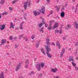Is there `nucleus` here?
Wrapping results in <instances>:
<instances>
[{"label": "nucleus", "mask_w": 78, "mask_h": 78, "mask_svg": "<svg viewBox=\"0 0 78 78\" xmlns=\"http://www.w3.org/2000/svg\"><path fill=\"white\" fill-rule=\"evenodd\" d=\"M45 63H41L40 64H36V68H37L38 71H40L41 70V67L43 68L44 67Z\"/></svg>", "instance_id": "f257e3e1"}, {"label": "nucleus", "mask_w": 78, "mask_h": 78, "mask_svg": "<svg viewBox=\"0 0 78 78\" xmlns=\"http://www.w3.org/2000/svg\"><path fill=\"white\" fill-rule=\"evenodd\" d=\"M31 3L29 2V0H27L26 2H24V3L23 7L25 9V10L27 9L28 5L29 7H30V5H31Z\"/></svg>", "instance_id": "f03ea898"}, {"label": "nucleus", "mask_w": 78, "mask_h": 78, "mask_svg": "<svg viewBox=\"0 0 78 78\" xmlns=\"http://www.w3.org/2000/svg\"><path fill=\"white\" fill-rule=\"evenodd\" d=\"M45 47L46 48V52H49L50 51H51V48H50V46H45Z\"/></svg>", "instance_id": "7ed1b4c3"}, {"label": "nucleus", "mask_w": 78, "mask_h": 78, "mask_svg": "<svg viewBox=\"0 0 78 78\" xmlns=\"http://www.w3.org/2000/svg\"><path fill=\"white\" fill-rule=\"evenodd\" d=\"M46 44H47V46H49L51 44V42H50V39L48 38H47L46 39Z\"/></svg>", "instance_id": "20e7f679"}, {"label": "nucleus", "mask_w": 78, "mask_h": 78, "mask_svg": "<svg viewBox=\"0 0 78 78\" xmlns=\"http://www.w3.org/2000/svg\"><path fill=\"white\" fill-rule=\"evenodd\" d=\"M6 40L5 39H2L1 41V44L0 45H4V44H6Z\"/></svg>", "instance_id": "39448f33"}, {"label": "nucleus", "mask_w": 78, "mask_h": 78, "mask_svg": "<svg viewBox=\"0 0 78 78\" xmlns=\"http://www.w3.org/2000/svg\"><path fill=\"white\" fill-rule=\"evenodd\" d=\"M21 64L20 63H19L18 65V66H16V71H18L19 69H20V67H21V65H20Z\"/></svg>", "instance_id": "423d86ee"}, {"label": "nucleus", "mask_w": 78, "mask_h": 78, "mask_svg": "<svg viewBox=\"0 0 78 78\" xmlns=\"http://www.w3.org/2000/svg\"><path fill=\"white\" fill-rule=\"evenodd\" d=\"M55 21H51V20L50 21H49L50 22V24H49V27L48 28V29L49 30H51V23H52V22H54Z\"/></svg>", "instance_id": "0eeeda50"}, {"label": "nucleus", "mask_w": 78, "mask_h": 78, "mask_svg": "<svg viewBox=\"0 0 78 78\" xmlns=\"http://www.w3.org/2000/svg\"><path fill=\"white\" fill-rule=\"evenodd\" d=\"M46 54L47 55V56L48 58H51V57H52V55L50 54L49 52H47Z\"/></svg>", "instance_id": "6e6552de"}, {"label": "nucleus", "mask_w": 78, "mask_h": 78, "mask_svg": "<svg viewBox=\"0 0 78 78\" xmlns=\"http://www.w3.org/2000/svg\"><path fill=\"white\" fill-rule=\"evenodd\" d=\"M0 28L1 30H3L4 29H5V27L4 25H1L0 26Z\"/></svg>", "instance_id": "1a4fd4ad"}, {"label": "nucleus", "mask_w": 78, "mask_h": 78, "mask_svg": "<svg viewBox=\"0 0 78 78\" xmlns=\"http://www.w3.org/2000/svg\"><path fill=\"white\" fill-rule=\"evenodd\" d=\"M51 72H52L55 73V72H57V71H58V69L56 68L55 69H51Z\"/></svg>", "instance_id": "9d476101"}, {"label": "nucleus", "mask_w": 78, "mask_h": 78, "mask_svg": "<svg viewBox=\"0 0 78 78\" xmlns=\"http://www.w3.org/2000/svg\"><path fill=\"white\" fill-rule=\"evenodd\" d=\"M34 15L35 16H36L37 15H39V14H40V12H38L37 13V12H36V11H34Z\"/></svg>", "instance_id": "9b49d317"}, {"label": "nucleus", "mask_w": 78, "mask_h": 78, "mask_svg": "<svg viewBox=\"0 0 78 78\" xmlns=\"http://www.w3.org/2000/svg\"><path fill=\"white\" fill-rule=\"evenodd\" d=\"M45 9L43 8L41 9V11H40V12H41L43 14H45Z\"/></svg>", "instance_id": "f8f14e48"}, {"label": "nucleus", "mask_w": 78, "mask_h": 78, "mask_svg": "<svg viewBox=\"0 0 78 78\" xmlns=\"http://www.w3.org/2000/svg\"><path fill=\"white\" fill-rule=\"evenodd\" d=\"M56 45L57 46H58V48H59V49H61V45H60V44L59 42H57Z\"/></svg>", "instance_id": "ddd939ff"}, {"label": "nucleus", "mask_w": 78, "mask_h": 78, "mask_svg": "<svg viewBox=\"0 0 78 78\" xmlns=\"http://www.w3.org/2000/svg\"><path fill=\"white\" fill-rule=\"evenodd\" d=\"M58 27V23H56L54 26L53 27V29H55V28H56L57 27Z\"/></svg>", "instance_id": "4468645a"}, {"label": "nucleus", "mask_w": 78, "mask_h": 78, "mask_svg": "<svg viewBox=\"0 0 78 78\" xmlns=\"http://www.w3.org/2000/svg\"><path fill=\"white\" fill-rule=\"evenodd\" d=\"M4 75L3 72L1 73L0 76V78H4Z\"/></svg>", "instance_id": "2eb2a0df"}, {"label": "nucleus", "mask_w": 78, "mask_h": 78, "mask_svg": "<svg viewBox=\"0 0 78 78\" xmlns=\"http://www.w3.org/2000/svg\"><path fill=\"white\" fill-rule=\"evenodd\" d=\"M10 28H14V25H13V23H12V22H11L10 23Z\"/></svg>", "instance_id": "dca6fc26"}, {"label": "nucleus", "mask_w": 78, "mask_h": 78, "mask_svg": "<svg viewBox=\"0 0 78 78\" xmlns=\"http://www.w3.org/2000/svg\"><path fill=\"white\" fill-rule=\"evenodd\" d=\"M41 51H42V53L44 54V55H46V53H45V51H44V49L43 48L41 49Z\"/></svg>", "instance_id": "f3484780"}, {"label": "nucleus", "mask_w": 78, "mask_h": 78, "mask_svg": "<svg viewBox=\"0 0 78 78\" xmlns=\"http://www.w3.org/2000/svg\"><path fill=\"white\" fill-rule=\"evenodd\" d=\"M74 25H75V26L76 27V28H78V24H77L76 23V22H75L74 23Z\"/></svg>", "instance_id": "a211bd4d"}, {"label": "nucleus", "mask_w": 78, "mask_h": 78, "mask_svg": "<svg viewBox=\"0 0 78 78\" xmlns=\"http://www.w3.org/2000/svg\"><path fill=\"white\" fill-rule=\"evenodd\" d=\"M0 3L1 5H2V4H4V3H5V1L3 0H1Z\"/></svg>", "instance_id": "6ab92c4d"}, {"label": "nucleus", "mask_w": 78, "mask_h": 78, "mask_svg": "<svg viewBox=\"0 0 78 78\" xmlns=\"http://www.w3.org/2000/svg\"><path fill=\"white\" fill-rule=\"evenodd\" d=\"M20 30H23V25L22 24H21L20 25Z\"/></svg>", "instance_id": "aec40b11"}, {"label": "nucleus", "mask_w": 78, "mask_h": 78, "mask_svg": "<svg viewBox=\"0 0 78 78\" xmlns=\"http://www.w3.org/2000/svg\"><path fill=\"white\" fill-rule=\"evenodd\" d=\"M64 12H62L61 13V16L62 17H64Z\"/></svg>", "instance_id": "412c9836"}, {"label": "nucleus", "mask_w": 78, "mask_h": 78, "mask_svg": "<svg viewBox=\"0 0 78 78\" xmlns=\"http://www.w3.org/2000/svg\"><path fill=\"white\" fill-rule=\"evenodd\" d=\"M39 43H37L35 45V47L37 48H38L39 46Z\"/></svg>", "instance_id": "4be33fe9"}, {"label": "nucleus", "mask_w": 78, "mask_h": 78, "mask_svg": "<svg viewBox=\"0 0 78 78\" xmlns=\"http://www.w3.org/2000/svg\"><path fill=\"white\" fill-rule=\"evenodd\" d=\"M43 25V23H40V24H39V25H38V27H40V28H41V27Z\"/></svg>", "instance_id": "5701e85b"}, {"label": "nucleus", "mask_w": 78, "mask_h": 78, "mask_svg": "<svg viewBox=\"0 0 78 78\" xmlns=\"http://www.w3.org/2000/svg\"><path fill=\"white\" fill-rule=\"evenodd\" d=\"M6 14H8V12H5L2 13V15L3 16H4V15H6Z\"/></svg>", "instance_id": "b1692460"}, {"label": "nucleus", "mask_w": 78, "mask_h": 78, "mask_svg": "<svg viewBox=\"0 0 78 78\" xmlns=\"http://www.w3.org/2000/svg\"><path fill=\"white\" fill-rule=\"evenodd\" d=\"M69 61L70 62H71V61H73V58H70L69 59Z\"/></svg>", "instance_id": "393cba45"}, {"label": "nucleus", "mask_w": 78, "mask_h": 78, "mask_svg": "<svg viewBox=\"0 0 78 78\" xmlns=\"http://www.w3.org/2000/svg\"><path fill=\"white\" fill-rule=\"evenodd\" d=\"M72 65L73 66H74V67H75V66H76V64L75 63L73 62H72Z\"/></svg>", "instance_id": "a878e982"}, {"label": "nucleus", "mask_w": 78, "mask_h": 78, "mask_svg": "<svg viewBox=\"0 0 78 78\" xmlns=\"http://www.w3.org/2000/svg\"><path fill=\"white\" fill-rule=\"evenodd\" d=\"M17 0H15L12 2V4H14V3H16L17 2Z\"/></svg>", "instance_id": "bb28decb"}, {"label": "nucleus", "mask_w": 78, "mask_h": 78, "mask_svg": "<svg viewBox=\"0 0 78 78\" xmlns=\"http://www.w3.org/2000/svg\"><path fill=\"white\" fill-rule=\"evenodd\" d=\"M25 68H28V65L27 64H25Z\"/></svg>", "instance_id": "cd10ccee"}, {"label": "nucleus", "mask_w": 78, "mask_h": 78, "mask_svg": "<svg viewBox=\"0 0 78 78\" xmlns=\"http://www.w3.org/2000/svg\"><path fill=\"white\" fill-rule=\"evenodd\" d=\"M29 61H28V60H27L25 62V63L27 64H29Z\"/></svg>", "instance_id": "c85d7f7f"}, {"label": "nucleus", "mask_w": 78, "mask_h": 78, "mask_svg": "<svg viewBox=\"0 0 78 78\" xmlns=\"http://www.w3.org/2000/svg\"><path fill=\"white\" fill-rule=\"evenodd\" d=\"M43 30H44V27H42L41 30H40V31H41L42 33H43Z\"/></svg>", "instance_id": "c756f323"}, {"label": "nucleus", "mask_w": 78, "mask_h": 78, "mask_svg": "<svg viewBox=\"0 0 78 78\" xmlns=\"http://www.w3.org/2000/svg\"><path fill=\"white\" fill-rule=\"evenodd\" d=\"M34 37H35V36L32 35L31 37V38L32 39H34Z\"/></svg>", "instance_id": "7c9ffc66"}, {"label": "nucleus", "mask_w": 78, "mask_h": 78, "mask_svg": "<svg viewBox=\"0 0 78 78\" xmlns=\"http://www.w3.org/2000/svg\"><path fill=\"white\" fill-rule=\"evenodd\" d=\"M71 27V26H70L69 25H68L67 26V28L68 29H69V28Z\"/></svg>", "instance_id": "2f4dec72"}, {"label": "nucleus", "mask_w": 78, "mask_h": 78, "mask_svg": "<svg viewBox=\"0 0 78 78\" xmlns=\"http://www.w3.org/2000/svg\"><path fill=\"white\" fill-rule=\"evenodd\" d=\"M63 54H64V53L62 52L60 54V55H61L60 57H62V55H63Z\"/></svg>", "instance_id": "473e14b6"}, {"label": "nucleus", "mask_w": 78, "mask_h": 78, "mask_svg": "<svg viewBox=\"0 0 78 78\" xmlns=\"http://www.w3.org/2000/svg\"><path fill=\"white\" fill-rule=\"evenodd\" d=\"M23 35H20L19 37V39H21V38H22V37H23Z\"/></svg>", "instance_id": "72a5a7b5"}, {"label": "nucleus", "mask_w": 78, "mask_h": 78, "mask_svg": "<svg viewBox=\"0 0 78 78\" xmlns=\"http://www.w3.org/2000/svg\"><path fill=\"white\" fill-rule=\"evenodd\" d=\"M9 9L11 11H12V9H13V8H12V7H9Z\"/></svg>", "instance_id": "f704fd0d"}, {"label": "nucleus", "mask_w": 78, "mask_h": 78, "mask_svg": "<svg viewBox=\"0 0 78 78\" xmlns=\"http://www.w3.org/2000/svg\"><path fill=\"white\" fill-rule=\"evenodd\" d=\"M65 51H66V50H65V49H63L62 52H63V53H64V52H65Z\"/></svg>", "instance_id": "c9c22d12"}, {"label": "nucleus", "mask_w": 78, "mask_h": 78, "mask_svg": "<svg viewBox=\"0 0 78 78\" xmlns=\"http://www.w3.org/2000/svg\"><path fill=\"white\" fill-rule=\"evenodd\" d=\"M9 39L10 40H11V41H12V37L11 36H10L9 38Z\"/></svg>", "instance_id": "e433bc0d"}, {"label": "nucleus", "mask_w": 78, "mask_h": 78, "mask_svg": "<svg viewBox=\"0 0 78 78\" xmlns=\"http://www.w3.org/2000/svg\"><path fill=\"white\" fill-rule=\"evenodd\" d=\"M15 29L16 30H19V27H17Z\"/></svg>", "instance_id": "4c0bfd02"}, {"label": "nucleus", "mask_w": 78, "mask_h": 78, "mask_svg": "<svg viewBox=\"0 0 78 78\" xmlns=\"http://www.w3.org/2000/svg\"><path fill=\"white\" fill-rule=\"evenodd\" d=\"M18 47H19L18 45H15V47L16 48H17Z\"/></svg>", "instance_id": "58836bf2"}, {"label": "nucleus", "mask_w": 78, "mask_h": 78, "mask_svg": "<svg viewBox=\"0 0 78 78\" xmlns=\"http://www.w3.org/2000/svg\"><path fill=\"white\" fill-rule=\"evenodd\" d=\"M75 69L76 70H78V67H75Z\"/></svg>", "instance_id": "ea45409f"}, {"label": "nucleus", "mask_w": 78, "mask_h": 78, "mask_svg": "<svg viewBox=\"0 0 78 78\" xmlns=\"http://www.w3.org/2000/svg\"><path fill=\"white\" fill-rule=\"evenodd\" d=\"M76 47H78V41H77V43H76Z\"/></svg>", "instance_id": "a19ab883"}, {"label": "nucleus", "mask_w": 78, "mask_h": 78, "mask_svg": "<svg viewBox=\"0 0 78 78\" xmlns=\"http://www.w3.org/2000/svg\"><path fill=\"white\" fill-rule=\"evenodd\" d=\"M39 76H40V77H42V75L41 74H40L39 75Z\"/></svg>", "instance_id": "79ce46f5"}, {"label": "nucleus", "mask_w": 78, "mask_h": 78, "mask_svg": "<svg viewBox=\"0 0 78 78\" xmlns=\"http://www.w3.org/2000/svg\"><path fill=\"white\" fill-rule=\"evenodd\" d=\"M52 45H54V46H55V43H52Z\"/></svg>", "instance_id": "37998d69"}, {"label": "nucleus", "mask_w": 78, "mask_h": 78, "mask_svg": "<svg viewBox=\"0 0 78 78\" xmlns=\"http://www.w3.org/2000/svg\"><path fill=\"white\" fill-rule=\"evenodd\" d=\"M56 32L57 33H59V31L58 30L56 31Z\"/></svg>", "instance_id": "c03bdc74"}, {"label": "nucleus", "mask_w": 78, "mask_h": 78, "mask_svg": "<svg viewBox=\"0 0 78 78\" xmlns=\"http://www.w3.org/2000/svg\"><path fill=\"white\" fill-rule=\"evenodd\" d=\"M60 77H59V76H56L55 78H60Z\"/></svg>", "instance_id": "a18cd8bd"}, {"label": "nucleus", "mask_w": 78, "mask_h": 78, "mask_svg": "<svg viewBox=\"0 0 78 78\" xmlns=\"http://www.w3.org/2000/svg\"><path fill=\"white\" fill-rule=\"evenodd\" d=\"M61 33H62V31L60 30V31H59L60 34H61Z\"/></svg>", "instance_id": "49530a36"}, {"label": "nucleus", "mask_w": 78, "mask_h": 78, "mask_svg": "<svg viewBox=\"0 0 78 78\" xmlns=\"http://www.w3.org/2000/svg\"><path fill=\"white\" fill-rule=\"evenodd\" d=\"M72 9H75V7L73 6L72 7Z\"/></svg>", "instance_id": "de8ad7c7"}, {"label": "nucleus", "mask_w": 78, "mask_h": 78, "mask_svg": "<svg viewBox=\"0 0 78 78\" xmlns=\"http://www.w3.org/2000/svg\"><path fill=\"white\" fill-rule=\"evenodd\" d=\"M33 73H34L33 72H32L30 73V74H33Z\"/></svg>", "instance_id": "09e8293b"}, {"label": "nucleus", "mask_w": 78, "mask_h": 78, "mask_svg": "<svg viewBox=\"0 0 78 78\" xmlns=\"http://www.w3.org/2000/svg\"><path fill=\"white\" fill-rule=\"evenodd\" d=\"M40 1V0H37V3H39Z\"/></svg>", "instance_id": "8fccbe9b"}, {"label": "nucleus", "mask_w": 78, "mask_h": 78, "mask_svg": "<svg viewBox=\"0 0 78 78\" xmlns=\"http://www.w3.org/2000/svg\"><path fill=\"white\" fill-rule=\"evenodd\" d=\"M11 62H10L9 63V66H11Z\"/></svg>", "instance_id": "3c124183"}, {"label": "nucleus", "mask_w": 78, "mask_h": 78, "mask_svg": "<svg viewBox=\"0 0 78 78\" xmlns=\"http://www.w3.org/2000/svg\"><path fill=\"white\" fill-rule=\"evenodd\" d=\"M76 9H77V7H78V4H77L76 5Z\"/></svg>", "instance_id": "603ef678"}, {"label": "nucleus", "mask_w": 78, "mask_h": 78, "mask_svg": "<svg viewBox=\"0 0 78 78\" xmlns=\"http://www.w3.org/2000/svg\"><path fill=\"white\" fill-rule=\"evenodd\" d=\"M19 78H23V77L22 76H21L19 77Z\"/></svg>", "instance_id": "864d4df0"}, {"label": "nucleus", "mask_w": 78, "mask_h": 78, "mask_svg": "<svg viewBox=\"0 0 78 78\" xmlns=\"http://www.w3.org/2000/svg\"><path fill=\"white\" fill-rule=\"evenodd\" d=\"M50 0H47V2H49Z\"/></svg>", "instance_id": "5fc2aeb1"}, {"label": "nucleus", "mask_w": 78, "mask_h": 78, "mask_svg": "<svg viewBox=\"0 0 78 78\" xmlns=\"http://www.w3.org/2000/svg\"><path fill=\"white\" fill-rule=\"evenodd\" d=\"M17 38V37H15L13 38V39H16Z\"/></svg>", "instance_id": "6e6d98bb"}, {"label": "nucleus", "mask_w": 78, "mask_h": 78, "mask_svg": "<svg viewBox=\"0 0 78 78\" xmlns=\"http://www.w3.org/2000/svg\"><path fill=\"white\" fill-rule=\"evenodd\" d=\"M76 60H77V59H78V57H76Z\"/></svg>", "instance_id": "4d7b16f0"}, {"label": "nucleus", "mask_w": 78, "mask_h": 78, "mask_svg": "<svg viewBox=\"0 0 78 78\" xmlns=\"http://www.w3.org/2000/svg\"><path fill=\"white\" fill-rule=\"evenodd\" d=\"M73 2H75V0H72Z\"/></svg>", "instance_id": "13d9d810"}, {"label": "nucleus", "mask_w": 78, "mask_h": 78, "mask_svg": "<svg viewBox=\"0 0 78 78\" xmlns=\"http://www.w3.org/2000/svg\"><path fill=\"white\" fill-rule=\"evenodd\" d=\"M28 41V39H26V41Z\"/></svg>", "instance_id": "bf43d9fd"}, {"label": "nucleus", "mask_w": 78, "mask_h": 78, "mask_svg": "<svg viewBox=\"0 0 78 78\" xmlns=\"http://www.w3.org/2000/svg\"><path fill=\"white\" fill-rule=\"evenodd\" d=\"M56 1H57V2H59V0H56Z\"/></svg>", "instance_id": "052dcab7"}, {"label": "nucleus", "mask_w": 78, "mask_h": 78, "mask_svg": "<svg viewBox=\"0 0 78 78\" xmlns=\"http://www.w3.org/2000/svg\"><path fill=\"white\" fill-rule=\"evenodd\" d=\"M45 27H46V28H47V25H45Z\"/></svg>", "instance_id": "680f3d73"}, {"label": "nucleus", "mask_w": 78, "mask_h": 78, "mask_svg": "<svg viewBox=\"0 0 78 78\" xmlns=\"http://www.w3.org/2000/svg\"><path fill=\"white\" fill-rule=\"evenodd\" d=\"M2 18V16L0 15V19H1Z\"/></svg>", "instance_id": "e2e57ef3"}, {"label": "nucleus", "mask_w": 78, "mask_h": 78, "mask_svg": "<svg viewBox=\"0 0 78 78\" xmlns=\"http://www.w3.org/2000/svg\"><path fill=\"white\" fill-rule=\"evenodd\" d=\"M71 50V48H69V50Z\"/></svg>", "instance_id": "0e129e2a"}, {"label": "nucleus", "mask_w": 78, "mask_h": 78, "mask_svg": "<svg viewBox=\"0 0 78 78\" xmlns=\"http://www.w3.org/2000/svg\"><path fill=\"white\" fill-rule=\"evenodd\" d=\"M7 55H9V54L8 53L7 54Z\"/></svg>", "instance_id": "69168bd1"}, {"label": "nucleus", "mask_w": 78, "mask_h": 78, "mask_svg": "<svg viewBox=\"0 0 78 78\" xmlns=\"http://www.w3.org/2000/svg\"><path fill=\"white\" fill-rule=\"evenodd\" d=\"M51 14H52V13H51Z\"/></svg>", "instance_id": "338daca9"}, {"label": "nucleus", "mask_w": 78, "mask_h": 78, "mask_svg": "<svg viewBox=\"0 0 78 78\" xmlns=\"http://www.w3.org/2000/svg\"><path fill=\"white\" fill-rule=\"evenodd\" d=\"M8 43H9V42H8Z\"/></svg>", "instance_id": "774afa93"}]
</instances>
